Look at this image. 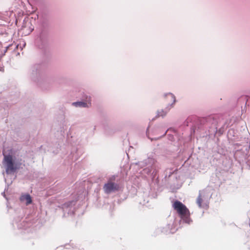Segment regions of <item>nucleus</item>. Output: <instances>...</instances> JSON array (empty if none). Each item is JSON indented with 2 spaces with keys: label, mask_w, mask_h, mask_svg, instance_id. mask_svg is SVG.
I'll use <instances>...</instances> for the list:
<instances>
[{
  "label": "nucleus",
  "mask_w": 250,
  "mask_h": 250,
  "mask_svg": "<svg viewBox=\"0 0 250 250\" xmlns=\"http://www.w3.org/2000/svg\"><path fill=\"white\" fill-rule=\"evenodd\" d=\"M223 117L222 115L218 114H212L204 118L201 121V124H203L206 128H208L209 135L215 134L217 131L218 127L222 125L225 126Z\"/></svg>",
  "instance_id": "1"
},
{
  "label": "nucleus",
  "mask_w": 250,
  "mask_h": 250,
  "mask_svg": "<svg viewBox=\"0 0 250 250\" xmlns=\"http://www.w3.org/2000/svg\"><path fill=\"white\" fill-rule=\"evenodd\" d=\"M136 165L143 168V173L150 176L153 180L156 178L159 166L157 160L153 157L148 156L146 159L136 163Z\"/></svg>",
  "instance_id": "2"
},
{
  "label": "nucleus",
  "mask_w": 250,
  "mask_h": 250,
  "mask_svg": "<svg viewBox=\"0 0 250 250\" xmlns=\"http://www.w3.org/2000/svg\"><path fill=\"white\" fill-rule=\"evenodd\" d=\"M47 27V22L43 21L40 28L39 34L36 40V45L39 48L42 50H45L49 44V32Z\"/></svg>",
  "instance_id": "3"
},
{
  "label": "nucleus",
  "mask_w": 250,
  "mask_h": 250,
  "mask_svg": "<svg viewBox=\"0 0 250 250\" xmlns=\"http://www.w3.org/2000/svg\"><path fill=\"white\" fill-rule=\"evenodd\" d=\"M173 207L180 216V224L182 223L189 225L192 222L188 209L182 202L176 200L173 204Z\"/></svg>",
  "instance_id": "4"
},
{
  "label": "nucleus",
  "mask_w": 250,
  "mask_h": 250,
  "mask_svg": "<svg viewBox=\"0 0 250 250\" xmlns=\"http://www.w3.org/2000/svg\"><path fill=\"white\" fill-rule=\"evenodd\" d=\"M43 68L42 64H35L31 68L28 74L29 79L39 85L43 79Z\"/></svg>",
  "instance_id": "5"
},
{
  "label": "nucleus",
  "mask_w": 250,
  "mask_h": 250,
  "mask_svg": "<svg viewBox=\"0 0 250 250\" xmlns=\"http://www.w3.org/2000/svg\"><path fill=\"white\" fill-rule=\"evenodd\" d=\"M4 161L6 165V173L7 174L13 173L19 168L18 164L11 155L4 156Z\"/></svg>",
  "instance_id": "6"
},
{
  "label": "nucleus",
  "mask_w": 250,
  "mask_h": 250,
  "mask_svg": "<svg viewBox=\"0 0 250 250\" xmlns=\"http://www.w3.org/2000/svg\"><path fill=\"white\" fill-rule=\"evenodd\" d=\"M76 202L74 200H71L65 202L62 205V209L63 212V216L66 217V214L68 216H72L74 214L75 208L74 206Z\"/></svg>",
  "instance_id": "7"
},
{
  "label": "nucleus",
  "mask_w": 250,
  "mask_h": 250,
  "mask_svg": "<svg viewBox=\"0 0 250 250\" xmlns=\"http://www.w3.org/2000/svg\"><path fill=\"white\" fill-rule=\"evenodd\" d=\"M119 185L111 181L105 183L103 186V189L106 194H109L117 191L119 190Z\"/></svg>",
  "instance_id": "8"
},
{
  "label": "nucleus",
  "mask_w": 250,
  "mask_h": 250,
  "mask_svg": "<svg viewBox=\"0 0 250 250\" xmlns=\"http://www.w3.org/2000/svg\"><path fill=\"white\" fill-rule=\"evenodd\" d=\"M164 96L167 98V101L171 102V103L168 104L167 106L164 109L165 110V113L167 114L170 109L173 107L174 104L176 102V98L171 93H165L164 94Z\"/></svg>",
  "instance_id": "9"
},
{
  "label": "nucleus",
  "mask_w": 250,
  "mask_h": 250,
  "mask_svg": "<svg viewBox=\"0 0 250 250\" xmlns=\"http://www.w3.org/2000/svg\"><path fill=\"white\" fill-rule=\"evenodd\" d=\"M9 107L7 102L4 100H0V117H2L8 113Z\"/></svg>",
  "instance_id": "10"
},
{
  "label": "nucleus",
  "mask_w": 250,
  "mask_h": 250,
  "mask_svg": "<svg viewBox=\"0 0 250 250\" xmlns=\"http://www.w3.org/2000/svg\"><path fill=\"white\" fill-rule=\"evenodd\" d=\"M22 218L19 217L17 219H15L13 221V224L14 225L15 224L17 227L19 229H25L26 223L24 221H22L21 223H19V222H21Z\"/></svg>",
  "instance_id": "11"
},
{
  "label": "nucleus",
  "mask_w": 250,
  "mask_h": 250,
  "mask_svg": "<svg viewBox=\"0 0 250 250\" xmlns=\"http://www.w3.org/2000/svg\"><path fill=\"white\" fill-rule=\"evenodd\" d=\"M20 200L21 202L25 201L26 205H28L32 202V199L31 195L28 193H26L21 195Z\"/></svg>",
  "instance_id": "12"
},
{
  "label": "nucleus",
  "mask_w": 250,
  "mask_h": 250,
  "mask_svg": "<svg viewBox=\"0 0 250 250\" xmlns=\"http://www.w3.org/2000/svg\"><path fill=\"white\" fill-rule=\"evenodd\" d=\"M72 105L75 107L87 108L89 107L88 104L83 101H77L72 103Z\"/></svg>",
  "instance_id": "13"
},
{
  "label": "nucleus",
  "mask_w": 250,
  "mask_h": 250,
  "mask_svg": "<svg viewBox=\"0 0 250 250\" xmlns=\"http://www.w3.org/2000/svg\"><path fill=\"white\" fill-rule=\"evenodd\" d=\"M171 227L172 226L170 224H167L166 228H164L162 229L161 231L162 232H163L165 234H167L169 233H172L173 232H172L171 230Z\"/></svg>",
  "instance_id": "14"
},
{
  "label": "nucleus",
  "mask_w": 250,
  "mask_h": 250,
  "mask_svg": "<svg viewBox=\"0 0 250 250\" xmlns=\"http://www.w3.org/2000/svg\"><path fill=\"white\" fill-rule=\"evenodd\" d=\"M18 47V45H13V44H9L6 46L4 50H3V55L5 54L6 52H7L8 51H11V52L14 50L16 48H17Z\"/></svg>",
  "instance_id": "15"
},
{
  "label": "nucleus",
  "mask_w": 250,
  "mask_h": 250,
  "mask_svg": "<svg viewBox=\"0 0 250 250\" xmlns=\"http://www.w3.org/2000/svg\"><path fill=\"white\" fill-rule=\"evenodd\" d=\"M18 47V45H13V44H9L6 46L4 50H3V55L5 54L6 52H7L8 51H11V52L14 50L16 48H17Z\"/></svg>",
  "instance_id": "16"
},
{
  "label": "nucleus",
  "mask_w": 250,
  "mask_h": 250,
  "mask_svg": "<svg viewBox=\"0 0 250 250\" xmlns=\"http://www.w3.org/2000/svg\"><path fill=\"white\" fill-rule=\"evenodd\" d=\"M18 47V45H13V44H9L6 46L4 50H3V55L5 54L6 52H7L8 51H11V52L14 50L16 48H17Z\"/></svg>",
  "instance_id": "17"
},
{
  "label": "nucleus",
  "mask_w": 250,
  "mask_h": 250,
  "mask_svg": "<svg viewBox=\"0 0 250 250\" xmlns=\"http://www.w3.org/2000/svg\"><path fill=\"white\" fill-rule=\"evenodd\" d=\"M18 47V45H13V44H9L6 46L4 50H3V55L5 54L6 52H7L8 51H11V52L14 50L16 48H17Z\"/></svg>",
  "instance_id": "18"
},
{
  "label": "nucleus",
  "mask_w": 250,
  "mask_h": 250,
  "mask_svg": "<svg viewBox=\"0 0 250 250\" xmlns=\"http://www.w3.org/2000/svg\"><path fill=\"white\" fill-rule=\"evenodd\" d=\"M64 128L62 127H60V131H57V133H56V136H57L58 138L62 139V137H64Z\"/></svg>",
  "instance_id": "19"
},
{
  "label": "nucleus",
  "mask_w": 250,
  "mask_h": 250,
  "mask_svg": "<svg viewBox=\"0 0 250 250\" xmlns=\"http://www.w3.org/2000/svg\"><path fill=\"white\" fill-rule=\"evenodd\" d=\"M167 113H165V110H164V109H162L157 110L156 117H162V118H164L167 115Z\"/></svg>",
  "instance_id": "20"
},
{
  "label": "nucleus",
  "mask_w": 250,
  "mask_h": 250,
  "mask_svg": "<svg viewBox=\"0 0 250 250\" xmlns=\"http://www.w3.org/2000/svg\"><path fill=\"white\" fill-rule=\"evenodd\" d=\"M59 148L57 146L56 149H54L52 147H48L47 148H44V150H47V151H49L50 152H52L54 154H57L59 151L58 150Z\"/></svg>",
  "instance_id": "21"
},
{
  "label": "nucleus",
  "mask_w": 250,
  "mask_h": 250,
  "mask_svg": "<svg viewBox=\"0 0 250 250\" xmlns=\"http://www.w3.org/2000/svg\"><path fill=\"white\" fill-rule=\"evenodd\" d=\"M202 199L201 198V191H199V195L197 198V203L199 206V208H202Z\"/></svg>",
  "instance_id": "22"
},
{
  "label": "nucleus",
  "mask_w": 250,
  "mask_h": 250,
  "mask_svg": "<svg viewBox=\"0 0 250 250\" xmlns=\"http://www.w3.org/2000/svg\"><path fill=\"white\" fill-rule=\"evenodd\" d=\"M34 17H32V18H34L35 19V20L36 19H38V17H39V16L38 15H37V14H35L34 15Z\"/></svg>",
  "instance_id": "23"
},
{
  "label": "nucleus",
  "mask_w": 250,
  "mask_h": 250,
  "mask_svg": "<svg viewBox=\"0 0 250 250\" xmlns=\"http://www.w3.org/2000/svg\"><path fill=\"white\" fill-rule=\"evenodd\" d=\"M1 194L2 195V196H3V197H4L5 198H6V197H5V191H3V192H2V193H1Z\"/></svg>",
  "instance_id": "24"
},
{
  "label": "nucleus",
  "mask_w": 250,
  "mask_h": 250,
  "mask_svg": "<svg viewBox=\"0 0 250 250\" xmlns=\"http://www.w3.org/2000/svg\"><path fill=\"white\" fill-rule=\"evenodd\" d=\"M248 246L250 250V240L248 242Z\"/></svg>",
  "instance_id": "25"
},
{
  "label": "nucleus",
  "mask_w": 250,
  "mask_h": 250,
  "mask_svg": "<svg viewBox=\"0 0 250 250\" xmlns=\"http://www.w3.org/2000/svg\"><path fill=\"white\" fill-rule=\"evenodd\" d=\"M148 127H147V129H146V135L147 136V133H148Z\"/></svg>",
  "instance_id": "26"
},
{
  "label": "nucleus",
  "mask_w": 250,
  "mask_h": 250,
  "mask_svg": "<svg viewBox=\"0 0 250 250\" xmlns=\"http://www.w3.org/2000/svg\"><path fill=\"white\" fill-rule=\"evenodd\" d=\"M147 137H148V139H150V140H151V141L153 140V138H149L148 136H147Z\"/></svg>",
  "instance_id": "27"
},
{
  "label": "nucleus",
  "mask_w": 250,
  "mask_h": 250,
  "mask_svg": "<svg viewBox=\"0 0 250 250\" xmlns=\"http://www.w3.org/2000/svg\"><path fill=\"white\" fill-rule=\"evenodd\" d=\"M2 16V15L0 13V20L1 19Z\"/></svg>",
  "instance_id": "28"
},
{
  "label": "nucleus",
  "mask_w": 250,
  "mask_h": 250,
  "mask_svg": "<svg viewBox=\"0 0 250 250\" xmlns=\"http://www.w3.org/2000/svg\"><path fill=\"white\" fill-rule=\"evenodd\" d=\"M168 129H167V130L165 132V133L164 134V135H165L167 133V131H168Z\"/></svg>",
  "instance_id": "29"
},
{
  "label": "nucleus",
  "mask_w": 250,
  "mask_h": 250,
  "mask_svg": "<svg viewBox=\"0 0 250 250\" xmlns=\"http://www.w3.org/2000/svg\"><path fill=\"white\" fill-rule=\"evenodd\" d=\"M33 30V28H31V30H30V32H32Z\"/></svg>",
  "instance_id": "30"
},
{
  "label": "nucleus",
  "mask_w": 250,
  "mask_h": 250,
  "mask_svg": "<svg viewBox=\"0 0 250 250\" xmlns=\"http://www.w3.org/2000/svg\"><path fill=\"white\" fill-rule=\"evenodd\" d=\"M244 99V101H245V99H246V98H245H245H241V99Z\"/></svg>",
  "instance_id": "31"
},
{
  "label": "nucleus",
  "mask_w": 250,
  "mask_h": 250,
  "mask_svg": "<svg viewBox=\"0 0 250 250\" xmlns=\"http://www.w3.org/2000/svg\"><path fill=\"white\" fill-rule=\"evenodd\" d=\"M115 175H113V179H114V178H115Z\"/></svg>",
  "instance_id": "32"
},
{
  "label": "nucleus",
  "mask_w": 250,
  "mask_h": 250,
  "mask_svg": "<svg viewBox=\"0 0 250 250\" xmlns=\"http://www.w3.org/2000/svg\"><path fill=\"white\" fill-rule=\"evenodd\" d=\"M193 133L195 132V129H193Z\"/></svg>",
  "instance_id": "33"
},
{
  "label": "nucleus",
  "mask_w": 250,
  "mask_h": 250,
  "mask_svg": "<svg viewBox=\"0 0 250 250\" xmlns=\"http://www.w3.org/2000/svg\"><path fill=\"white\" fill-rule=\"evenodd\" d=\"M43 147V146H41V148H42Z\"/></svg>",
  "instance_id": "34"
}]
</instances>
